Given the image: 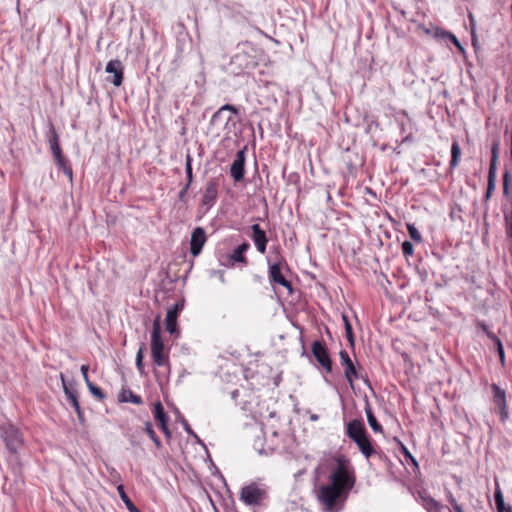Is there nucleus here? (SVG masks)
<instances>
[{"label": "nucleus", "mask_w": 512, "mask_h": 512, "mask_svg": "<svg viewBox=\"0 0 512 512\" xmlns=\"http://www.w3.org/2000/svg\"><path fill=\"white\" fill-rule=\"evenodd\" d=\"M317 471L320 473L329 472V481L347 490H351L356 482L354 469L346 456L339 454L324 458L319 464Z\"/></svg>", "instance_id": "f257e3e1"}, {"label": "nucleus", "mask_w": 512, "mask_h": 512, "mask_svg": "<svg viewBox=\"0 0 512 512\" xmlns=\"http://www.w3.org/2000/svg\"><path fill=\"white\" fill-rule=\"evenodd\" d=\"M259 65V50L252 42L244 41L237 45V52L229 63L234 75L249 74Z\"/></svg>", "instance_id": "f03ea898"}, {"label": "nucleus", "mask_w": 512, "mask_h": 512, "mask_svg": "<svg viewBox=\"0 0 512 512\" xmlns=\"http://www.w3.org/2000/svg\"><path fill=\"white\" fill-rule=\"evenodd\" d=\"M151 356L154 365L157 367H166L170 372V361L168 352L165 351L164 342L161 336L160 316H157L153 322L151 331Z\"/></svg>", "instance_id": "7ed1b4c3"}, {"label": "nucleus", "mask_w": 512, "mask_h": 512, "mask_svg": "<svg viewBox=\"0 0 512 512\" xmlns=\"http://www.w3.org/2000/svg\"><path fill=\"white\" fill-rule=\"evenodd\" d=\"M239 498L247 506L263 507L269 498L268 487L264 484L251 482L241 488Z\"/></svg>", "instance_id": "20e7f679"}, {"label": "nucleus", "mask_w": 512, "mask_h": 512, "mask_svg": "<svg viewBox=\"0 0 512 512\" xmlns=\"http://www.w3.org/2000/svg\"><path fill=\"white\" fill-rule=\"evenodd\" d=\"M0 438L5 443L7 451L12 455H17L24 445L22 432L12 424L0 425Z\"/></svg>", "instance_id": "39448f33"}, {"label": "nucleus", "mask_w": 512, "mask_h": 512, "mask_svg": "<svg viewBox=\"0 0 512 512\" xmlns=\"http://www.w3.org/2000/svg\"><path fill=\"white\" fill-rule=\"evenodd\" d=\"M267 263L270 285L273 288L276 286H282L288 291L289 295H292L294 292L293 285L284 274V270L290 271L288 264L271 263V257H267Z\"/></svg>", "instance_id": "423d86ee"}, {"label": "nucleus", "mask_w": 512, "mask_h": 512, "mask_svg": "<svg viewBox=\"0 0 512 512\" xmlns=\"http://www.w3.org/2000/svg\"><path fill=\"white\" fill-rule=\"evenodd\" d=\"M349 492L350 490L329 483L320 487L318 497L327 510H332L339 500L347 498Z\"/></svg>", "instance_id": "0eeeda50"}, {"label": "nucleus", "mask_w": 512, "mask_h": 512, "mask_svg": "<svg viewBox=\"0 0 512 512\" xmlns=\"http://www.w3.org/2000/svg\"><path fill=\"white\" fill-rule=\"evenodd\" d=\"M500 153V139L498 137H495L492 140L491 145V159H490V165H489V171H488V183H487V190L484 196V200L488 201L491 198V195L493 191L495 190L496 186V174H497V163Z\"/></svg>", "instance_id": "6e6552de"}, {"label": "nucleus", "mask_w": 512, "mask_h": 512, "mask_svg": "<svg viewBox=\"0 0 512 512\" xmlns=\"http://www.w3.org/2000/svg\"><path fill=\"white\" fill-rule=\"evenodd\" d=\"M500 153V139L498 137H495L492 140L491 145V159H490V165H489V171H488V183H487V190L484 196V200L488 201L491 198V195L493 191L495 190L496 186V174H497V163Z\"/></svg>", "instance_id": "1a4fd4ad"}, {"label": "nucleus", "mask_w": 512, "mask_h": 512, "mask_svg": "<svg viewBox=\"0 0 512 512\" xmlns=\"http://www.w3.org/2000/svg\"><path fill=\"white\" fill-rule=\"evenodd\" d=\"M250 249V244L247 241H244L233 251L226 255L223 260H221V264L228 268L234 267H246L249 264V261L246 257V252Z\"/></svg>", "instance_id": "9d476101"}, {"label": "nucleus", "mask_w": 512, "mask_h": 512, "mask_svg": "<svg viewBox=\"0 0 512 512\" xmlns=\"http://www.w3.org/2000/svg\"><path fill=\"white\" fill-rule=\"evenodd\" d=\"M311 351L316 361L321 365L326 373H331L333 361L330 357L326 344L323 341L315 340L311 345Z\"/></svg>", "instance_id": "9b49d317"}, {"label": "nucleus", "mask_w": 512, "mask_h": 512, "mask_svg": "<svg viewBox=\"0 0 512 512\" xmlns=\"http://www.w3.org/2000/svg\"><path fill=\"white\" fill-rule=\"evenodd\" d=\"M339 356H340V363L344 367V377L352 387H353L354 381L357 379H363L365 383L370 385L369 379L367 377L364 378L363 376H361L359 374L354 362L352 361L349 353L346 350H341L339 352Z\"/></svg>", "instance_id": "f8f14e48"}, {"label": "nucleus", "mask_w": 512, "mask_h": 512, "mask_svg": "<svg viewBox=\"0 0 512 512\" xmlns=\"http://www.w3.org/2000/svg\"><path fill=\"white\" fill-rule=\"evenodd\" d=\"M246 150L247 147L244 146L241 150L237 151L235 158L230 166V175L236 183L244 180Z\"/></svg>", "instance_id": "ddd939ff"}, {"label": "nucleus", "mask_w": 512, "mask_h": 512, "mask_svg": "<svg viewBox=\"0 0 512 512\" xmlns=\"http://www.w3.org/2000/svg\"><path fill=\"white\" fill-rule=\"evenodd\" d=\"M346 435L355 444L370 436L362 419H353L349 421L346 424Z\"/></svg>", "instance_id": "4468645a"}, {"label": "nucleus", "mask_w": 512, "mask_h": 512, "mask_svg": "<svg viewBox=\"0 0 512 512\" xmlns=\"http://www.w3.org/2000/svg\"><path fill=\"white\" fill-rule=\"evenodd\" d=\"M105 72L113 74L112 77H107V81L114 86L119 87L124 80V65L119 59L110 60L105 68Z\"/></svg>", "instance_id": "2eb2a0df"}, {"label": "nucleus", "mask_w": 512, "mask_h": 512, "mask_svg": "<svg viewBox=\"0 0 512 512\" xmlns=\"http://www.w3.org/2000/svg\"><path fill=\"white\" fill-rule=\"evenodd\" d=\"M218 188L219 180L217 178H211L207 181L201 198V205L206 206L207 210L216 203L218 198Z\"/></svg>", "instance_id": "dca6fc26"}, {"label": "nucleus", "mask_w": 512, "mask_h": 512, "mask_svg": "<svg viewBox=\"0 0 512 512\" xmlns=\"http://www.w3.org/2000/svg\"><path fill=\"white\" fill-rule=\"evenodd\" d=\"M491 389L493 393V402L499 409L500 421L505 422L508 418V407L505 390L500 388L497 384H492Z\"/></svg>", "instance_id": "f3484780"}, {"label": "nucleus", "mask_w": 512, "mask_h": 512, "mask_svg": "<svg viewBox=\"0 0 512 512\" xmlns=\"http://www.w3.org/2000/svg\"><path fill=\"white\" fill-rule=\"evenodd\" d=\"M207 241V236L204 228L196 227L192 233L190 238V253L193 257H197L200 255L203 246Z\"/></svg>", "instance_id": "a211bd4d"}, {"label": "nucleus", "mask_w": 512, "mask_h": 512, "mask_svg": "<svg viewBox=\"0 0 512 512\" xmlns=\"http://www.w3.org/2000/svg\"><path fill=\"white\" fill-rule=\"evenodd\" d=\"M60 377H61V380H62V385H63L64 393L67 396V399H68L69 403L73 406V408H74V410H75V412L77 414V417H78L80 423L84 424V422H85L84 412H83V410H82V408L80 406V403H79V400H78V397H77V392L75 390L70 389L67 386L64 374L61 373Z\"/></svg>", "instance_id": "6ab92c4d"}, {"label": "nucleus", "mask_w": 512, "mask_h": 512, "mask_svg": "<svg viewBox=\"0 0 512 512\" xmlns=\"http://www.w3.org/2000/svg\"><path fill=\"white\" fill-rule=\"evenodd\" d=\"M183 305L180 303H175L172 307H170L167 310L165 324H166V330L171 335L179 334L178 328H177V318L179 315V312L182 310Z\"/></svg>", "instance_id": "aec40b11"}, {"label": "nucleus", "mask_w": 512, "mask_h": 512, "mask_svg": "<svg viewBox=\"0 0 512 512\" xmlns=\"http://www.w3.org/2000/svg\"><path fill=\"white\" fill-rule=\"evenodd\" d=\"M251 231V238L255 244L256 249L259 253L264 254L266 252L268 243L266 232L257 223L251 226Z\"/></svg>", "instance_id": "412c9836"}, {"label": "nucleus", "mask_w": 512, "mask_h": 512, "mask_svg": "<svg viewBox=\"0 0 512 512\" xmlns=\"http://www.w3.org/2000/svg\"><path fill=\"white\" fill-rule=\"evenodd\" d=\"M356 445L360 452L362 453V455L367 459V461L372 459L373 454L379 447L375 444L371 436H368L367 438L359 441L358 443H356Z\"/></svg>", "instance_id": "4be33fe9"}, {"label": "nucleus", "mask_w": 512, "mask_h": 512, "mask_svg": "<svg viewBox=\"0 0 512 512\" xmlns=\"http://www.w3.org/2000/svg\"><path fill=\"white\" fill-rule=\"evenodd\" d=\"M229 111L235 115L239 113V109L232 104H224L211 117L210 126L214 127L223 121L224 112Z\"/></svg>", "instance_id": "5701e85b"}, {"label": "nucleus", "mask_w": 512, "mask_h": 512, "mask_svg": "<svg viewBox=\"0 0 512 512\" xmlns=\"http://www.w3.org/2000/svg\"><path fill=\"white\" fill-rule=\"evenodd\" d=\"M435 36L438 37V38H441L443 40L451 41V43L457 48V50L464 57L466 56L465 48L463 47V45L460 43L458 38L453 33L437 28L436 31H435Z\"/></svg>", "instance_id": "b1692460"}, {"label": "nucleus", "mask_w": 512, "mask_h": 512, "mask_svg": "<svg viewBox=\"0 0 512 512\" xmlns=\"http://www.w3.org/2000/svg\"><path fill=\"white\" fill-rule=\"evenodd\" d=\"M153 417L158 423L159 427L167 425L169 423V416L165 412L164 407L160 401H156L152 409Z\"/></svg>", "instance_id": "393cba45"}, {"label": "nucleus", "mask_w": 512, "mask_h": 512, "mask_svg": "<svg viewBox=\"0 0 512 512\" xmlns=\"http://www.w3.org/2000/svg\"><path fill=\"white\" fill-rule=\"evenodd\" d=\"M118 401L121 403H133L136 405H142L143 399L140 395L135 394L131 389L123 388L119 395H118Z\"/></svg>", "instance_id": "a878e982"}, {"label": "nucleus", "mask_w": 512, "mask_h": 512, "mask_svg": "<svg viewBox=\"0 0 512 512\" xmlns=\"http://www.w3.org/2000/svg\"><path fill=\"white\" fill-rule=\"evenodd\" d=\"M365 413L367 416L368 424L371 427V429L375 433H382L383 432L382 425L378 422L377 418L375 417L368 400H366V404H365Z\"/></svg>", "instance_id": "bb28decb"}, {"label": "nucleus", "mask_w": 512, "mask_h": 512, "mask_svg": "<svg viewBox=\"0 0 512 512\" xmlns=\"http://www.w3.org/2000/svg\"><path fill=\"white\" fill-rule=\"evenodd\" d=\"M461 157V148L457 140H453L451 145V160L449 162V170L453 171L459 164Z\"/></svg>", "instance_id": "cd10ccee"}, {"label": "nucleus", "mask_w": 512, "mask_h": 512, "mask_svg": "<svg viewBox=\"0 0 512 512\" xmlns=\"http://www.w3.org/2000/svg\"><path fill=\"white\" fill-rule=\"evenodd\" d=\"M117 492L129 512H141L126 494L123 484L117 486Z\"/></svg>", "instance_id": "c85d7f7f"}, {"label": "nucleus", "mask_w": 512, "mask_h": 512, "mask_svg": "<svg viewBox=\"0 0 512 512\" xmlns=\"http://www.w3.org/2000/svg\"><path fill=\"white\" fill-rule=\"evenodd\" d=\"M494 500L497 512H512L511 505H506L504 502L503 494L501 490L498 488L494 493Z\"/></svg>", "instance_id": "c756f323"}, {"label": "nucleus", "mask_w": 512, "mask_h": 512, "mask_svg": "<svg viewBox=\"0 0 512 512\" xmlns=\"http://www.w3.org/2000/svg\"><path fill=\"white\" fill-rule=\"evenodd\" d=\"M49 133H50V135H49L48 142H49L51 152L53 153V152L62 150L60 147L59 135H58L55 127L52 124L50 126Z\"/></svg>", "instance_id": "7c9ffc66"}, {"label": "nucleus", "mask_w": 512, "mask_h": 512, "mask_svg": "<svg viewBox=\"0 0 512 512\" xmlns=\"http://www.w3.org/2000/svg\"><path fill=\"white\" fill-rule=\"evenodd\" d=\"M144 432L148 435V437L153 441L155 447L157 449H161L162 448V442L160 440V438L157 436L154 428H153V425L150 421H147L144 425Z\"/></svg>", "instance_id": "2f4dec72"}, {"label": "nucleus", "mask_w": 512, "mask_h": 512, "mask_svg": "<svg viewBox=\"0 0 512 512\" xmlns=\"http://www.w3.org/2000/svg\"><path fill=\"white\" fill-rule=\"evenodd\" d=\"M372 459L376 460L380 466L385 468H389L392 465L391 460L380 447L376 449Z\"/></svg>", "instance_id": "473e14b6"}, {"label": "nucleus", "mask_w": 512, "mask_h": 512, "mask_svg": "<svg viewBox=\"0 0 512 512\" xmlns=\"http://www.w3.org/2000/svg\"><path fill=\"white\" fill-rule=\"evenodd\" d=\"M422 501H423V507L428 512H440V510L442 508L441 504L438 501H436L434 498H432L431 496L422 497Z\"/></svg>", "instance_id": "72a5a7b5"}, {"label": "nucleus", "mask_w": 512, "mask_h": 512, "mask_svg": "<svg viewBox=\"0 0 512 512\" xmlns=\"http://www.w3.org/2000/svg\"><path fill=\"white\" fill-rule=\"evenodd\" d=\"M57 167L63 171V173L69 178L70 181L73 180V169L66 157H63L57 161H55Z\"/></svg>", "instance_id": "f704fd0d"}, {"label": "nucleus", "mask_w": 512, "mask_h": 512, "mask_svg": "<svg viewBox=\"0 0 512 512\" xmlns=\"http://www.w3.org/2000/svg\"><path fill=\"white\" fill-rule=\"evenodd\" d=\"M144 349H145V345L142 344L136 354V359H135V364H136L137 370L141 376L146 375L144 364H143Z\"/></svg>", "instance_id": "c9c22d12"}, {"label": "nucleus", "mask_w": 512, "mask_h": 512, "mask_svg": "<svg viewBox=\"0 0 512 512\" xmlns=\"http://www.w3.org/2000/svg\"><path fill=\"white\" fill-rule=\"evenodd\" d=\"M270 257H271V263L287 264L286 259L281 254V246L280 245H275L272 247Z\"/></svg>", "instance_id": "e433bc0d"}, {"label": "nucleus", "mask_w": 512, "mask_h": 512, "mask_svg": "<svg viewBox=\"0 0 512 512\" xmlns=\"http://www.w3.org/2000/svg\"><path fill=\"white\" fill-rule=\"evenodd\" d=\"M398 441V444H399V449H400V452L402 453V455L404 456L405 460L407 461V463L409 464H412L413 466L415 467H418V462L417 460L415 459V457L410 453V451L408 450V448L399 440Z\"/></svg>", "instance_id": "4c0bfd02"}, {"label": "nucleus", "mask_w": 512, "mask_h": 512, "mask_svg": "<svg viewBox=\"0 0 512 512\" xmlns=\"http://www.w3.org/2000/svg\"><path fill=\"white\" fill-rule=\"evenodd\" d=\"M192 162H193V158H192L191 154L188 152L185 157V173H186V178H187L186 183H189V185H191L193 183Z\"/></svg>", "instance_id": "58836bf2"}, {"label": "nucleus", "mask_w": 512, "mask_h": 512, "mask_svg": "<svg viewBox=\"0 0 512 512\" xmlns=\"http://www.w3.org/2000/svg\"><path fill=\"white\" fill-rule=\"evenodd\" d=\"M407 231H408V234L410 236V238L417 242V243H421L423 241V238H422V235L421 233L419 232V230L415 227L414 224H407Z\"/></svg>", "instance_id": "ea45409f"}, {"label": "nucleus", "mask_w": 512, "mask_h": 512, "mask_svg": "<svg viewBox=\"0 0 512 512\" xmlns=\"http://www.w3.org/2000/svg\"><path fill=\"white\" fill-rule=\"evenodd\" d=\"M88 389L97 400L103 401L106 398V394L103 392V390L96 386L94 383H89Z\"/></svg>", "instance_id": "a19ab883"}, {"label": "nucleus", "mask_w": 512, "mask_h": 512, "mask_svg": "<svg viewBox=\"0 0 512 512\" xmlns=\"http://www.w3.org/2000/svg\"><path fill=\"white\" fill-rule=\"evenodd\" d=\"M446 498L455 512H464L462 506L458 504L451 491L446 490Z\"/></svg>", "instance_id": "79ce46f5"}, {"label": "nucleus", "mask_w": 512, "mask_h": 512, "mask_svg": "<svg viewBox=\"0 0 512 512\" xmlns=\"http://www.w3.org/2000/svg\"><path fill=\"white\" fill-rule=\"evenodd\" d=\"M510 183H511V175H510V172L508 170H506L503 174V194L505 196L509 195Z\"/></svg>", "instance_id": "37998d69"}, {"label": "nucleus", "mask_w": 512, "mask_h": 512, "mask_svg": "<svg viewBox=\"0 0 512 512\" xmlns=\"http://www.w3.org/2000/svg\"><path fill=\"white\" fill-rule=\"evenodd\" d=\"M179 420L184 428V430L192 437H197V434L193 431L188 421L177 411Z\"/></svg>", "instance_id": "c03bdc74"}, {"label": "nucleus", "mask_w": 512, "mask_h": 512, "mask_svg": "<svg viewBox=\"0 0 512 512\" xmlns=\"http://www.w3.org/2000/svg\"><path fill=\"white\" fill-rule=\"evenodd\" d=\"M402 253L405 257L412 256L414 253V246L410 241H404L401 245Z\"/></svg>", "instance_id": "a18cd8bd"}, {"label": "nucleus", "mask_w": 512, "mask_h": 512, "mask_svg": "<svg viewBox=\"0 0 512 512\" xmlns=\"http://www.w3.org/2000/svg\"><path fill=\"white\" fill-rule=\"evenodd\" d=\"M364 120L367 121V125H366V128H365V132L367 134H370L374 127L378 128V126H379L378 121L375 120V119H370V117L368 115L364 116Z\"/></svg>", "instance_id": "49530a36"}, {"label": "nucleus", "mask_w": 512, "mask_h": 512, "mask_svg": "<svg viewBox=\"0 0 512 512\" xmlns=\"http://www.w3.org/2000/svg\"><path fill=\"white\" fill-rule=\"evenodd\" d=\"M495 348H496V352L499 356V359H500V362L502 364V366L505 365V352H504V348H503V344L501 341H497V344L495 345Z\"/></svg>", "instance_id": "de8ad7c7"}, {"label": "nucleus", "mask_w": 512, "mask_h": 512, "mask_svg": "<svg viewBox=\"0 0 512 512\" xmlns=\"http://www.w3.org/2000/svg\"><path fill=\"white\" fill-rule=\"evenodd\" d=\"M191 185H189V183H186L182 189L179 191L178 193V199L180 202L182 203H186L187 202V193H188V190L190 188Z\"/></svg>", "instance_id": "09e8293b"}, {"label": "nucleus", "mask_w": 512, "mask_h": 512, "mask_svg": "<svg viewBox=\"0 0 512 512\" xmlns=\"http://www.w3.org/2000/svg\"><path fill=\"white\" fill-rule=\"evenodd\" d=\"M505 228L507 236L512 238V210L510 215H505Z\"/></svg>", "instance_id": "8fccbe9b"}, {"label": "nucleus", "mask_w": 512, "mask_h": 512, "mask_svg": "<svg viewBox=\"0 0 512 512\" xmlns=\"http://www.w3.org/2000/svg\"><path fill=\"white\" fill-rule=\"evenodd\" d=\"M345 334H346V338L349 342L350 347L354 348L355 347V335H354L353 329L350 330L348 328L347 331H345Z\"/></svg>", "instance_id": "3c124183"}, {"label": "nucleus", "mask_w": 512, "mask_h": 512, "mask_svg": "<svg viewBox=\"0 0 512 512\" xmlns=\"http://www.w3.org/2000/svg\"><path fill=\"white\" fill-rule=\"evenodd\" d=\"M160 429H161V430H162V432L164 433V435H165L166 439H167L168 441H170V440L172 439V432H171V430H170V428H169L168 424H167V425H164V426H161V427H160Z\"/></svg>", "instance_id": "603ef678"}, {"label": "nucleus", "mask_w": 512, "mask_h": 512, "mask_svg": "<svg viewBox=\"0 0 512 512\" xmlns=\"http://www.w3.org/2000/svg\"><path fill=\"white\" fill-rule=\"evenodd\" d=\"M342 320L344 323L345 331H347L348 328L352 330V325L350 323L349 317L346 314H342Z\"/></svg>", "instance_id": "864d4df0"}, {"label": "nucleus", "mask_w": 512, "mask_h": 512, "mask_svg": "<svg viewBox=\"0 0 512 512\" xmlns=\"http://www.w3.org/2000/svg\"><path fill=\"white\" fill-rule=\"evenodd\" d=\"M486 335L488 336L489 339H491L494 343V345L497 344V341H501L493 332H491L490 330L489 331H486Z\"/></svg>", "instance_id": "5fc2aeb1"}, {"label": "nucleus", "mask_w": 512, "mask_h": 512, "mask_svg": "<svg viewBox=\"0 0 512 512\" xmlns=\"http://www.w3.org/2000/svg\"><path fill=\"white\" fill-rule=\"evenodd\" d=\"M232 121V117L231 116H228L226 119H225V126L224 128L227 130V135L230 134L231 132V129L229 127V123Z\"/></svg>", "instance_id": "6e6d98bb"}, {"label": "nucleus", "mask_w": 512, "mask_h": 512, "mask_svg": "<svg viewBox=\"0 0 512 512\" xmlns=\"http://www.w3.org/2000/svg\"><path fill=\"white\" fill-rule=\"evenodd\" d=\"M52 155H53V157H54V160H55V161H57V160H59V159H61V158L65 157V156L63 155L62 150H60V151H56V152H53V153H52Z\"/></svg>", "instance_id": "4d7b16f0"}, {"label": "nucleus", "mask_w": 512, "mask_h": 512, "mask_svg": "<svg viewBox=\"0 0 512 512\" xmlns=\"http://www.w3.org/2000/svg\"><path fill=\"white\" fill-rule=\"evenodd\" d=\"M477 326L481 328L485 333L489 331L488 326L483 321H478Z\"/></svg>", "instance_id": "13d9d810"}, {"label": "nucleus", "mask_w": 512, "mask_h": 512, "mask_svg": "<svg viewBox=\"0 0 512 512\" xmlns=\"http://www.w3.org/2000/svg\"><path fill=\"white\" fill-rule=\"evenodd\" d=\"M89 366L88 365H82L81 366V373L83 377H86L88 375Z\"/></svg>", "instance_id": "bf43d9fd"}, {"label": "nucleus", "mask_w": 512, "mask_h": 512, "mask_svg": "<svg viewBox=\"0 0 512 512\" xmlns=\"http://www.w3.org/2000/svg\"><path fill=\"white\" fill-rule=\"evenodd\" d=\"M238 395H239V390L238 389H235V390H233L231 392V398L234 399V400L237 399Z\"/></svg>", "instance_id": "052dcab7"}, {"label": "nucleus", "mask_w": 512, "mask_h": 512, "mask_svg": "<svg viewBox=\"0 0 512 512\" xmlns=\"http://www.w3.org/2000/svg\"><path fill=\"white\" fill-rule=\"evenodd\" d=\"M154 376H155L156 381L160 384L161 383L160 372L157 370H154Z\"/></svg>", "instance_id": "680f3d73"}, {"label": "nucleus", "mask_w": 512, "mask_h": 512, "mask_svg": "<svg viewBox=\"0 0 512 512\" xmlns=\"http://www.w3.org/2000/svg\"><path fill=\"white\" fill-rule=\"evenodd\" d=\"M476 43H477V39H476V37L474 35V32H472V44H473L474 47H476Z\"/></svg>", "instance_id": "e2e57ef3"}, {"label": "nucleus", "mask_w": 512, "mask_h": 512, "mask_svg": "<svg viewBox=\"0 0 512 512\" xmlns=\"http://www.w3.org/2000/svg\"><path fill=\"white\" fill-rule=\"evenodd\" d=\"M83 378H84V381H85V383H86L87 387L89 388V383H92V382L90 381V379H89V376L87 375L86 377H83Z\"/></svg>", "instance_id": "0e129e2a"}, {"label": "nucleus", "mask_w": 512, "mask_h": 512, "mask_svg": "<svg viewBox=\"0 0 512 512\" xmlns=\"http://www.w3.org/2000/svg\"><path fill=\"white\" fill-rule=\"evenodd\" d=\"M83 378H84V381H85V383H86L87 387L89 388V383H92V382L90 381V379H89V376L87 375L86 377H83Z\"/></svg>", "instance_id": "69168bd1"}, {"label": "nucleus", "mask_w": 512, "mask_h": 512, "mask_svg": "<svg viewBox=\"0 0 512 512\" xmlns=\"http://www.w3.org/2000/svg\"><path fill=\"white\" fill-rule=\"evenodd\" d=\"M310 419L313 421H316L318 419V415L313 414V415H311Z\"/></svg>", "instance_id": "338daca9"}, {"label": "nucleus", "mask_w": 512, "mask_h": 512, "mask_svg": "<svg viewBox=\"0 0 512 512\" xmlns=\"http://www.w3.org/2000/svg\"><path fill=\"white\" fill-rule=\"evenodd\" d=\"M193 438L195 439V441H196L197 443H201V444H202V441H201V439L199 438V436H198V435H197V437H193Z\"/></svg>", "instance_id": "774afa93"}]
</instances>
